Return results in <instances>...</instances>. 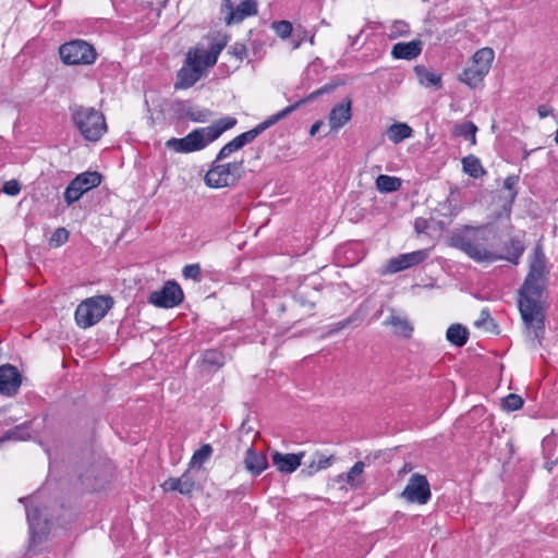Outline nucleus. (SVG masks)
<instances>
[{
  "mask_svg": "<svg viewBox=\"0 0 558 558\" xmlns=\"http://www.w3.org/2000/svg\"><path fill=\"white\" fill-rule=\"evenodd\" d=\"M537 113L541 119H544L551 113V110L548 107L542 105V106H538Z\"/></svg>",
  "mask_w": 558,
  "mask_h": 558,
  "instance_id": "nucleus-48",
  "label": "nucleus"
},
{
  "mask_svg": "<svg viewBox=\"0 0 558 558\" xmlns=\"http://www.w3.org/2000/svg\"><path fill=\"white\" fill-rule=\"evenodd\" d=\"M166 492H179L182 495H190L195 488V481L189 472L180 477H170L161 485Z\"/></svg>",
  "mask_w": 558,
  "mask_h": 558,
  "instance_id": "nucleus-22",
  "label": "nucleus"
},
{
  "mask_svg": "<svg viewBox=\"0 0 558 558\" xmlns=\"http://www.w3.org/2000/svg\"><path fill=\"white\" fill-rule=\"evenodd\" d=\"M201 57L202 49L199 46L189 50L185 60L186 66L178 72L175 88H189L202 77Z\"/></svg>",
  "mask_w": 558,
  "mask_h": 558,
  "instance_id": "nucleus-10",
  "label": "nucleus"
},
{
  "mask_svg": "<svg viewBox=\"0 0 558 558\" xmlns=\"http://www.w3.org/2000/svg\"><path fill=\"white\" fill-rule=\"evenodd\" d=\"M113 303L109 295H96L82 301L75 311L76 324L82 328L94 326L105 317Z\"/></svg>",
  "mask_w": 558,
  "mask_h": 558,
  "instance_id": "nucleus-6",
  "label": "nucleus"
},
{
  "mask_svg": "<svg viewBox=\"0 0 558 558\" xmlns=\"http://www.w3.org/2000/svg\"><path fill=\"white\" fill-rule=\"evenodd\" d=\"M26 500H28V498H27V497H21V498L19 499V501H20V502H23V504H24V502H26Z\"/></svg>",
  "mask_w": 558,
  "mask_h": 558,
  "instance_id": "nucleus-50",
  "label": "nucleus"
},
{
  "mask_svg": "<svg viewBox=\"0 0 558 558\" xmlns=\"http://www.w3.org/2000/svg\"><path fill=\"white\" fill-rule=\"evenodd\" d=\"M243 172V161L219 165L214 161L213 167L205 175V182L210 187H225L233 185Z\"/></svg>",
  "mask_w": 558,
  "mask_h": 558,
  "instance_id": "nucleus-8",
  "label": "nucleus"
},
{
  "mask_svg": "<svg viewBox=\"0 0 558 558\" xmlns=\"http://www.w3.org/2000/svg\"><path fill=\"white\" fill-rule=\"evenodd\" d=\"M322 124H323V122H322V121H317V122H315V123L312 125L311 130H310V134H311V135H315V134L318 132V130H319V128L322 126Z\"/></svg>",
  "mask_w": 558,
  "mask_h": 558,
  "instance_id": "nucleus-49",
  "label": "nucleus"
},
{
  "mask_svg": "<svg viewBox=\"0 0 558 558\" xmlns=\"http://www.w3.org/2000/svg\"><path fill=\"white\" fill-rule=\"evenodd\" d=\"M486 227L468 228L466 233H456L450 238V245L463 251L470 258L475 262H495L498 259H506L514 265L519 263L521 255L524 252V245L518 238H511L509 243L505 245V255L496 254L484 245L486 236L481 232Z\"/></svg>",
  "mask_w": 558,
  "mask_h": 558,
  "instance_id": "nucleus-2",
  "label": "nucleus"
},
{
  "mask_svg": "<svg viewBox=\"0 0 558 558\" xmlns=\"http://www.w3.org/2000/svg\"><path fill=\"white\" fill-rule=\"evenodd\" d=\"M310 43H311L312 45L314 44V36H312V37L310 38Z\"/></svg>",
  "mask_w": 558,
  "mask_h": 558,
  "instance_id": "nucleus-53",
  "label": "nucleus"
},
{
  "mask_svg": "<svg viewBox=\"0 0 558 558\" xmlns=\"http://www.w3.org/2000/svg\"><path fill=\"white\" fill-rule=\"evenodd\" d=\"M418 82L426 86H436L437 88L441 87V77L435 72L429 71L424 65H416L414 68Z\"/></svg>",
  "mask_w": 558,
  "mask_h": 558,
  "instance_id": "nucleus-27",
  "label": "nucleus"
},
{
  "mask_svg": "<svg viewBox=\"0 0 558 558\" xmlns=\"http://www.w3.org/2000/svg\"><path fill=\"white\" fill-rule=\"evenodd\" d=\"M225 364V356L220 351L207 350L203 354V365L208 372H216Z\"/></svg>",
  "mask_w": 558,
  "mask_h": 558,
  "instance_id": "nucleus-31",
  "label": "nucleus"
},
{
  "mask_svg": "<svg viewBox=\"0 0 558 558\" xmlns=\"http://www.w3.org/2000/svg\"><path fill=\"white\" fill-rule=\"evenodd\" d=\"M240 148H242V147L240 146V143H238L236 138L234 137L232 141L227 143L220 149L215 162H219L220 160L227 158L228 156H230L232 153L239 150Z\"/></svg>",
  "mask_w": 558,
  "mask_h": 558,
  "instance_id": "nucleus-40",
  "label": "nucleus"
},
{
  "mask_svg": "<svg viewBox=\"0 0 558 558\" xmlns=\"http://www.w3.org/2000/svg\"><path fill=\"white\" fill-rule=\"evenodd\" d=\"M243 464L245 470L253 476H258L268 468L266 454L255 451L253 447L246 450Z\"/></svg>",
  "mask_w": 558,
  "mask_h": 558,
  "instance_id": "nucleus-21",
  "label": "nucleus"
},
{
  "mask_svg": "<svg viewBox=\"0 0 558 558\" xmlns=\"http://www.w3.org/2000/svg\"><path fill=\"white\" fill-rule=\"evenodd\" d=\"M228 44V37L226 35H216L210 39L208 50L202 49L201 69L204 71L205 68H211L217 63L220 52L225 49Z\"/></svg>",
  "mask_w": 558,
  "mask_h": 558,
  "instance_id": "nucleus-17",
  "label": "nucleus"
},
{
  "mask_svg": "<svg viewBox=\"0 0 558 558\" xmlns=\"http://www.w3.org/2000/svg\"><path fill=\"white\" fill-rule=\"evenodd\" d=\"M26 514L33 543H43L50 532L49 520L43 518L41 510L38 507L29 505H26Z\"/></svg>",
  "mask_w": 558,
  "mask_h": 558,
  "instance_id": "nucleus-13",
  "label": "nucleus"
},
{
  "mask_svg": "<svg viewBox=\"0 0 558 558\" xmlns=\"http://www.w3.org/2000/svg\"><path fill=\"white\" fill-rule=\"evenodd\" d=\"M365 463L363 461H357L345 475H340V478L345 476V482L353 489H359L363 486V472H364Z\"/></svg>",
  "mask_w": 558,
  "mask_h": 558,
  "instance_id": "nucleus-26",
  "label": "nucleus"
},
{
  "mask_svg": "<svg viewBox=\"0 0 558 558\" xmlns=\"http://www.w3.org/2000/svg\"><path fill=\"white\" fill-rule=\"evenodd\" d=\"M384 325L390 327L396 337L403 339H410L414 331L413 324L410 319L395 310H390V314L385 319Z\"/></svg>",
  "mask_w": 558,
  "mask_h": 558,
  "instance_id": "nucleus-15",
  "label": "nucleus"
},
{
  "mask_svg": "<svg viewBox=\"0 0 558 558\" xmlns=\"http://www.w3.org/2000/svg\"><path fill=\"white\" fill-rule=\"evenodd\" d=\"M183 116L194 122H206L213 116L209 109L187 106L182 109Z\"/></svg>",
  "mask_w": 558,
  "mask_h": 558,
  "instance_id": "nucleus-34",
  "label": "nucleus"
},
{
  "mask_svg": "<svg viewBox=\"0 0 558 558\" xmlns=\"http://www.w3.org/2000/svg\"><path fill=\"white\" fill-rule=\"evenodd\" d=\"M548 270L542 245L534 247L527 276L518 294L519 311L530 335L541 340L545 329V305L543 293L547 286Z\"/></svg>",
  "mask_w": 558,
  "mask_h": 558,
  "instance_id": "nucleus-1",
  "label": "nucleus"
},
{
  "mask_svg": "<svg viewBox=\"0 0 558 558\" xmlns=\"http://www.w3.org/2000/svg\"><path fill=\"white\" fill-rule=\"evenodd\" d=\"M183 291L174 281H168L159 291H154L149 295V303L157 307L171 308L183 301Z\"/></svg>",
  "mask_w": 558,
  "mask_h": 558,
  "instance_id": "nucleus-12",
  "label": "nucleus"
},
{
  "mask_svg": "<svg viewBox=\"0 0 558 558\" xmlns=\"http://www.w3.org/2000/svg\"><path fill=\"white\" fill-rule=\"evenodd\" d=\"M335 87H336V85H333V84H327V85L316 89L315 92L311 93L305 98L294 102L291 106H288L287 108H284L283 110L279 111L278 113L270 116L265 121H263L262 123L256 125L254 129L238 135L235 137L238 143H240L241 147H243L246 144L252 143L265 130H267L268 128L275 125L280 120L287 118L290 113H292L299 107H301L302 105H304V104H306L308 101L315 100L317 97H319L323 94L331 93L335 89Z\"/></svg>",
  "mask_w": 558,
  "mask_h": 558,
  "instance_id": "nucleus-5",
  "label": "nucleus"
},
{
  "mask_svg": "<svg viewBox=\"0 0 558 558\" xmlns=\"http://www.w3.org/2000/svg\"><path fill=\"white\" fill-rule=\"evenodd\" d=\"M428 227V221L425 218H416L414 221V229L418 234L424 233Z\"/></svg>",
  "mask_w": 558,
  "mask_h": 558,
  "instance_id": "nucleus-46",
  "label": "nucleus"
},
{
  "mask_svg": "<svg viewBox=\"0 0 558 558\" xmlns=\"http://www.w3.org/2000/svg\"><path fill=\"white\" fill-rule=\"evenodd\" d=\"M352 118V100L345 97L340 104L336 105L328 117L330 129L333 131L339 130Z\"/></svg>",
  "mask_w": 558,
  "mask_h": 558,
  "instance_id": "nucleus-19",
  "label": "nucleus"
},
{
  "mask_svg": "<svg viewBox=\"0 0 558 558\" xmlns=\"http://www.w3.org/2000/svg\"><path fill=\"white\" fill-rule=\"evenodd\" d=\"M2 191L11 196H15L21 192V184L16 180L7 181L3 184Z\"/></svg>",
  "mask_w": 558,
  "mask_h": 558,
  "instance_id": "nucleus-43",
  "label": "nucleus"
},
{
  "mask_svg": "<svg viewBox=\"0 0 558 558\" xmlns=\"http://www.w3.org/2000/svg\"><path fill=\"white\" fill-rule=\"evenodd\" d=\"M347 326V322L341 323V328Z\"/></svg>",
  "mask_w": 558,
  "mask_h": 558,
  "instance_id": "nucleus-54",
  "label": "nucleus"
},
{
  "mask_svg": "<svg viewBox=\"0 0 558 558\" xmlns=\"http://www.w3.org/2000/svg\"><path fill=\"white\" fill-rule=\"evenodd\" d=\"M21 386V375L13 365L0 366V392L5 396H13Z\"/></svg>",
  "mask_w": 558,
  "mask_h": 558,
  "instance_id": "nucleus-16",
  "label": "nucleus"
},
{
  "mask_svg": "<svg viewBox=\"0 0 558 558\" xmlns=\"http://www.w3.org/2000/svg\"><path fill=\"white\" fill-rule=\"evenodd\" d=\"M83 194V191L80 187H77V185L72 180L65 189L64 199L68 203V205H71L74 202L78 201Z\"/></svg>",
  "mask_w": 558,
  "mask_h": 558,
  "instance_id": "nucleus-36",
  "label": "nucleus"
},
{
  "mask_svg": "<svg viewBox=\"0 0 558 558\" xmlns=\"http://www.w3.org/2000/svg\"><path fill=\"white\" fill-rule=\"evenodd\" d=\"M412 135V129L407 123H393L387 130L388 138L398 144Z\"/></svg>",
  "mask_w": 558,
  "mask_h": 558,
  "instance_id": "nucleus-30",
  "label": "nucleus"
},
{
  "mask_svg": "<svg viewBox=\"0 0 558 558\" xmlns=\"http://www.w3.org/2000/svg\"><path fill=\"white\" fill-rule=\"evenodd\" d=\"M335 460L333 456L326 457L322 453L316 452L313 456V460L306 465L302 472L308 476H312L316 472L329 468Z\"/></svg>",
  "mask_w": 558,
  "mask_h": 558,
  "instance_id": "nucleus-25",
  "label": "nucleus"
},
{
  "mask_svg": "<svg viewBox=\"0 0 558 558\" xmlns=\"http://www.w3.org/2000/svg\"><path fill=\"white\" fill-rule=\"evenodd\" d=\"M72 120L82 136L90 142H97L107 130L104 114L93 107L74 106Z\"/></svg>",
  "mask_w": 558,
  "mask_h": 558,
  "instance_id": "nucleus-4",
  "label": "nucleus"
},
{
  "mask_svg": "<svg viewBox=\"0 0 558 558\" xmlns=\"http://www.w3.org/2000/svg\"><path fill=\"white\" fill-rule=\"evenodd\" d=\"M555 142L558 144V128H557L556 135H555Z\"/></svg>",
  "mask_w": 558,
  "mask_h": 558,
  "instance_id": "nucleus-51",
  "label": "nucleus"
},
{
  "mask_svg": "<svg viewBox=\"0 0 558 558\" xmlns=\"http://www.w3.org/2000/svg\"><path fill=\"white\" fill-rule=\"evenodd\" d=\"M428 256L427 251L420 250L408 254L399 255L391 258L387 264V271L390 274L399 272L409 267L417 265L426 259Z\"/></svg>",
  "mask_w": 558,
  "mask_h": 558,
  "instance_id": "nucleus-18",
  "label": "nucleus"
},
{
  "mask_svg": "<svg viewBox=\"0 0 558 558\" xmlns=\"http://www.w3.org/2000/svg\"><path fill=\"white\" fill-rule=\"evenodd\" d=\"M475 326H484L486 329H489L490 326L495 327L494 320L490 318L489 312L487 310H483L481 312V318L475 322Z\"/></svg>",
  "mask_w": 558,
  "mask_h": 558,
  "instance_id": "nucleus-44",
  "label": "nucleus"
},
{
  "mask_svg": "<svg viewBox=\"0 0 558 558\" xmlns=\"http://www.w3.org/2000/svg\"><path fill=\"white\" fill-rule=\"evenodd\" d=\"M183 276L185 278H190V279H193L195 281H199L201 280V267H199V265L198 264L186 265L183 268Z\"/></svg>",
  "mask_w": 558,
  "mask_h": 558,
  "instance_id": "nucleus-42",
  "label": "nucleus"
},
{
  "mask_svg": "<svg viewBox=\"0 0 558 558\" xmlns=\"http://www.w3.org/2000/svg\"><path fill=\"white\" fill-rule=\"evenodd\" d=\"M222 11L226 13V23L230 25L240 23L245 17L257 14V3L255 0H243L236 9H234L231 0H225Z\"/></svg>",
  "mask_w": 558,
  "mask_h": 558,
  "instance_id": "nucleus-14",
  "label": "nucleus"
},
{
  "mask_svg": "<svg viewBox=\"0 0 558 558\" xmlns=\"http://www.w3.org/2000/svg\"><path fill=\"white\" fill-rule=\"evenodd\" d=\"M400 497L410 504L425 505L432 497L430 486L426 476L414 473L410 477Z\"/></svg>",
  "mask_w": 558,
  "mask_h": 558,
  "instance_id": "nucleus-11",
  "label": "nucleus"
},
{
  "mask_svg": "<svg viewBox=\"0 0 558 558\" xmlns=\"http://www.w3.org/2000/svg\"><path fill=\"white\" fill-rule=\"evenodd\" d=\"M476 125L471 121H465L462 123H457L452 129V135L456 137H464L465 140H470L471 144L476 143Z\"/></svg>",
  "mask_w": 558,
  "mask_h": 558,
  "instance_id": "nucleus-29",
  "label": "nucleus"
},
{
  "mask_svg": "<svg viewBox=\"0 0 558 558\" xmlns=\"http://www.w3.org/2000/svg\"><path fill=\"white\" fill-rule=\"evenodd\" d=\"M27 438H29V435L25 430V426L19 425L16 427H14L13 429L9 430L2 438H0V444H2L4 440H9V439L25 440Z\"/></svg>",
  "mask_w": 558,
  "mask_h": 558,
  "instance_id": "nucleus-37",
  "label": "nucleus"
},
{
  "mask_svg": "<svg viewBox=\"0 0 558 558\" xmlns=\"http://www.w3.org/2000/svg\"><path fill=\"white\" fill-rule=\"evenodd\" d=\"M463 171L472 178H480L485 174V170L481 165L478 158L473 155L466 156L462 159Z\"/></svg>",
  "mask_w": 558,
  "mask_h": 558,
  "instance_id": "nucleus-33",
  "label": "nucleus"
},
{
  "mask_svg": "<svg viewBox=\"0 0 558 558\" xmlns=\"http://www.w3.org/2000/svg\"><path fill=\"white\" fill-rule=\"evenodd\" d=\"M495 52L489 47L477 50L472 57V64L463 70L459 78L471 88L477 87L488 74Z\"/></svg>",
  "mask_w": 558,
  "mask_h": 558,
  "instance_id": "nucleus-7",
  "label": "nucleus"
},
{
  "mask_svg": "<svg viewBox=\"0 0 558 558\" xmlns=\"http://www.w3.org/2000/svg\"><path fill=\"white\" fill-rule=\"evenodd\" d=\"M69 239V231L65 228H58L49 240L50 246L59 247Z\"/></svg>",
  "mask_w": 558,
  "mask_h": 558,
  "instance_id": "nucleus-39",
  "label": "nucleus"
},
{
  "mask_svg": "<svg viewBox=\"0 0 558 558\" xmlns=\"http://www.w3.org/2000/svg\"><path fill=\"white\" fill-rule=\"evenodd\" d=\"M213 453V448L210 445H203L198 450H196L191 459L190 466L193 468L195 465L201 466Z\"/></svg>",
  "mask_w": 558,
  "mask_h": 558,
  "instance_id": "nucleus-35",
  "label": "nucleus"
},
{
  "mask_svg": "<svg viewBox=\"0 0 558 558\" xmlns=\"http://www.w3.org/2000/svg\"><path fill=\"white\" fill-rule=\"evenodd\" d=\"M272 28L281 38H287L292 33V24L289 21H279L272 23Z\"/></svg>",
  "mask_w": 558,
  "mask_h": 558,
  "instance_id": "nucleus-41",
  "label": "nucleus"
},
{
  "mask_svg": "<svg viewBox=\"0 0 558 558\" xmlns=\"http://www.w3.org/2000/svg\"><path fill=\"white\" fill-rule=\"evenodd\" d=\"M73 181L83 193H86L101 183V174L97 171H87L76 175Z\"/></svg>",
  "mask_w": 558,
  "mask_h": 558,
  "instance_id": "nucleus-24",
  "label": "nucleus"
},
{
  "mask_svg": "<svg viewBox=\"0 0 558 558\" xmlns=\"http://www.w3.org/2000/svg\"><path fill=\"white\" fill-rule=\"evenodd\" d=\"M401 183V180L397 177L380 174L376 179V189L381 193H391L398 191Z\"/></svg>",
  "mask_w": 558,
  "mask_h": 558,
  "instance_id": "nucleus-32",
  "label": "nucleus"
},
{
  "mask_svg": "<svg viewBox=\"0 0 558 558\" xmlns=\"http://www.w3.org/2000/svg\"><path fill=\"white\" fill-rule=\"evenodd\" d=\"M235 123L236 120L232 117L222 118L207 128L192 131L185 137H172L166 142V146L182 154L201 150L217 140L225 131L233 128Z\"/></svg>",
  "mask_w": 558,
  "mask_h": 558,
  "instance_id": "nucleus-3",
  "label": "nucleus"
},
{
  "mask_svg": "<svg viewBox=\"0 0 558 558\" xmlns=\"http://www.w3.org/2000/svg\"><path fill=\"white\" fill-rule=\"evenodd\" d=\"M468 329L460 324H453L447 330V340L457 347L464 345L468 341Z\"/></svg>",
  "mask_w": 558,
  "mask_h": 558,
  "instance_id": "nucleus-28",
  "label": "nucleus"
},
{
  "mask_svg": "<svg viewBox=\"0 0 558 558\" xmlns=\"http://www.w3.org/2000/svg\"><path fill=\"white\" fill-rule=\"evenodd\" d=\"M303 457L304 452L281 453L274 451L271 454V461L279 472L292 473L301 465Z\"/></svg>",
  "mask_w": 558,
  "mask_h": 558,
  "instance_id": "nucleus-20",
  "label": "nucleus"
},
{
  "mask_svg": "<svg viewBox=\"0 0 558 558\" xmlns=\"http://www.w3.org/2000/svg\"><path fill=\"white\" fill-rule=\"evenodd\" d=\"M422 41L398 43L392 47L391 54L396 59L412 60L422 52Z\"/></svg>",
  "mask_w": 558,
  "mask_h": 558,
  "instance_id": "nucleus-23",
  "label": "nucleus"
},
{
  "mask_svg": "<svg viewBox=\"0 0 558 558\" xmlns=\"http://www.w3.org/2000/svg\"><path fill=\"white\" fill-rule=\"evenodd\" d=\"M246 52L247 49L243 44L236 43L231 47V53L240 60H242L246 56Z\"/></svg>",
  "mask_w": 558,
  "mask_h": 558,
  "instance_id": "nucleus-45",
  "label": "nucleus"
},
{
  "mask_svg": "<svg viewBox=\"0 0 558 558\" xmlns=\"http://www.w3.org/2000/svg\"><path fill=\"white\" fill-rule=\"evenodd\" d=\"M515 194H517L515 192H512V193H511V202L514 199Z\"/></svg>",
  "mask_w": 558,
  "mask_h": 558,
  "instance_id": "nucleus-52",
  "label": "nucleus"
},
{
  "mask_svg": "<svg viewBox=\"0 0 558 558\" xmlns=\"http://www.w3.org/2000/svg\"><path fill=\"white\" fill-rule=\"evenodd\" d=\"M522 405H523V399L520 396L514 395V393L508 395L502 400V408L508 411L519 410L522 408Z\"/></svg>",
  "mask_w": 558,
  "mask_h": 558,
  "instance_id": "nucleus-38",
  "label": "nucleus"
},
{
  "mask_svg": "<svg viewBox=\"0 0 558 558\" xmlns=\"http://www.w3.org/2000/svg\"><path fill=\"white\" fill-rule=\"evenodd\" d=\"M59 53L66 64H92L96 60L94 47L81 39L63 44Z\"/></svg>",
  "mask_w": 558,
  "mask_h": 558,
  "instance_id": "nucleus-9",
  "label": "nucleus"
},
{
  "mask_svg": "<svg viewBox=\"0 0 558 558\" xmlns=\"http://www.w3.org/2000/svg\"><path fill=\"white\" fill-rule=\"evenodd\" d=\"M518 181L519 178L517 175H510L505 180L504 187L506 190L512 191Z\"/></svg>",
  "mask_w": 558,
  "mask_h": 558,
  "instance_id": "nucleus-47",
  "label": "nucleus"
}]
</instances>
